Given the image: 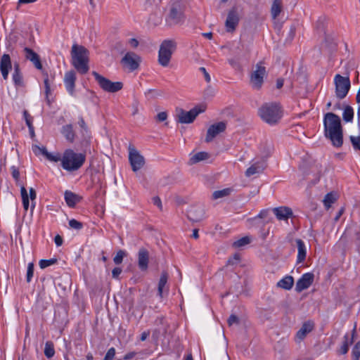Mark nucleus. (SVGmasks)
<instances>
[{"label":"nucleus","mask_w":360,"mask_h":360,"mask_svg":"<svg viewBox=\"0 0 360 360\" xmlns=\"http://www.w3.org/2000/svg\"><path fill=\"white\" fill-rule=\"evenodd\" d=\"M167 118V114L166 112H160L156 115V120L159 122L165 121Z\"/></svg>","instance_id":"obj_54"},{"label":"nucleus","mask_w":360,"mask_h":360,"mask_svg":"<svg viewBox=\"0 0 360 360\" xmlns=\"http://www.w3.org/2000/svg\"><path fill=\"white\" fill-rule=\"evenodd\" d=\"M33 274H34V264H33V263H30L27 266V276H26L27 283H30L31 281Z\"/></svg>","instance_id":"obj_44"},{"label":"nucleus","mask_w":360,"mask_h":360,"mask_svg":"<svg viewBox=\"0 0 360 360\" xmlns=\"http://www.w3.org/2000/svg\"><path fill=\"white\" fill-rule=\"evenodd\" d=\"M282 11V0H274L271 8V14L276 19Z\"/></svg>","instance_id":"obj_31"},{"label":"nucleus","mask_w":360,"mask_h":360,"mask_svg":"<svg viewBox=\"0 0 360 360\" xmlns=\"http://www.w3.org/2000/svg\"><path fill=\"white\" fill-rule=\"evenodd\" d=\"M295 31L296 26L295 25H291L286 34L285 44H290L292 42L295 35Z\"/></svg>","instance_id":"obj_38"},{"label":"nucleus","mask_w":360,"mask_h":360,"mask_svg":"<svg viewBox=\"0 0 360 360\" xmlns=\"http://www.w3.org/2000/svg\"><path fill=\"white\" fill-rule=\"evenodd\" d=\"M149 335H150L149 330L143 332L141 335L140 340L141 341H145L147 339V338L149 336Z\"/></svg>","instance_id":"obj_64"},{"label":"nucleus","mask_w":360,"mask_h":360,"mask_svg":"<svg viewBox=\"0 0 360 360\" xmlns=\"http://www.w3.org/2000/svg\"><path fill=\"white\" fill-rule=\"evenodd\" d=\"M85 160L84 153H75L72 149H67L62 155L61 167L68 172H75L82 167Z\"/></svg>","instance_id":"obj_3"},{"label":"nucleus","mask_w":360,"mask_h":360,"mask_svg":"<svg viewBox=\"0 0 360 360\" xmlns=\"http://www.w3.org/2000/svg\"><path fill=\"white\" fill-rule=\"evenodd\" d=\"M89 51L83 46L73 44L71 50L72 63L81 74L89 71Z\"/></svg>","instance_id":"obj_4"},{"label":"nucleus","mask_w":360,"mask_h":360,"mask_svg":"<svg viewBox=\"0 0 360 360\" xmlns=\"http://www.w3.org/2000/svg\"><path fill=\"white\" fill-rule=\"evenodd\" d=\"M154 205H157L160 210L162 209V202L158 196H155L152 199Z\"/></svg>","instance_id":"obj_55"},{"label":"nucleus","mask_w":360,"mask_h":360,"mask_svg":"<svg viewBox=\"0 0 360 360\" xmlns=\"http://www.w3.org/2000/svg\"><path fill=\"white\" fill-rule=\"evenodd\" d=\"M343 120L349 122L353 120L354 117V110L353 108L350 105H346L344 108L343 114H342Z\"/></svg>","instance_id":"obj_34"},{"label":"nucleus","mask_w":360,"mask_h":360,"mask_svg":"<svg viewBox=\"0 0 360 360\" xmlns=\"http://www.w3.org/2000/svg\"><path fill=\"white\" fill-rule=\"evenodd\" d=\"M160 1L161 0H146V4L153 10V7L157 8L160 5Z\"/></svg>","instance_id":"obj_50"},{"label":"nucleus","mask_w":360,"mask_h":360,"mask_svg":"<svg viewBox=\"0 0 360 360\" xmlns=\"http://www.w3.org/2000/svg\"><path fill=\"white\" fill-rule=\"evenodd\" d=\"M20 34L19 33H12L8 37V47L11 46L12 44H15L18 42V40Z\"/></svg>","instance_id":"obj_47"},{"label":"nucleus","mask_w":360,"mask_h":360,"mask_svg":"<svg viewBox=\"0 0 360 360\" xmlns=\"http://www.w3.org/2000/svg\"><path fill=\"white\" fill-rule=\"evenodd\" d=\"M356 334V327L354 328L352 333V337L349 338L348 334H346L344 336V342L342 343V345L340 347V352L342 354H345L347 353L349 350V347L353 344L354 342V338Z\"/></svg>","instance_id":"obj_25"},{"label":"nucleus","mask_w":360,"mask_h":360,"mask_svg":"<svg viewBox=\"0 0 360 360\" xmlns=\"http://www.w3.org/2000/svg\"><path fill=\"white\" fill-rule=\"evenodd\" d=\"M314 275L312 273H306L297 281L295 290L298 292L308 288L313 283Z\"/></svg>","instance_id":"obj_15"},{"label":"nucleus","mask_w":360,"mask_h":360,"mask_svg":"<svg viewBox=\"0 0 360 360\" xmlns=\"http://www.w3.org/2000/svg\"><path fill=\"white\" fill-rule=\"evenodd\" d=\"M294 284V278L291 276H286L277 283V287L285 290H290Z\"/></svg>","instance_id":"obj_29"},{"label":"nucleus","mask_w":360,"mask_h":360,"mask_svg":"<svg viewBox=\"0 0 360 360\" xmlns=\"http://www.w3.org/2000/svg\"><path fill=\"white\" fill-rule=\"evenodd\" d=\"M30 198L31 200L33 202L37 198V193L35 190L33 188H30Z\"/></svg>","instance_id":"obj_62"},{"label":"nucleus","mask_w":360,"mask_h":360,"mask_svg":"<svg viewBox=\"0 0 360 360\" xmlns=\"http://www.w3.org/2000/svg\"><path fill=\"white\" fill-rule=\"evenodd\" d=\"M323 124L325 136L331 141L333 146L341 147L343 133L340 117L333 112H327L324 116Z\"/></svg>","instance_id":"obj_1"},{"label":"nucleus","mask_w":360,"mask_h":360,"mask_svg":"<svg viewBox=\"0 0 360 360\" xmlns=\"http://www.w3.org/2000/svg\"><path fill=\"white\" fill-rule=\"evenodd\" d=\"M44 354L48 359L52 358L55 354L54 345L51 341H47L45 344Z\"/></svg>","instance_id":"obj_35"},{"label":"nucleus","mask_w":360,"mask_h":360,"mask_svg":"<svg viewBox=\"0 0 360 360\" xmlns=\"http://www.w3.org/2000/svg\"><path fill=\"white\" fill-rule=\"evenodd\" d=\"M240 260V255L238 253H236L233 257L229 258L227 261V265H233L236 264Z\"/></svg>","instance_id":"obj_49"},{"label":"nucleus","mask_w":360,"mask_h":360,"mask_svg":"<svg viewBox=\"0 0 360 360\" xmlns=\"http://www.w3.org/2000/svg\"><path fill=\"white\" fill-rule=\"evenodd\" d=\"M200 70L203 73L205 81L207 82H210L211 80V77L209 73L207 72L206 69L204 67H201L200 68Z\"/></svg>","instance_id":"obj_56"},{"label":"nucleus","mask_w":360,"mask_h":360,"mask_svg":"<svg viewBox=\"0 0 360 360\" xmlns=\"http://www.w3.org/2000/svg\"><path fill=\"white\" fill-rule=\"evenodd\" d=\"M272 211L276 215V218L280 221L288 220L293 215L291 208L285 206L275 207L272 210Z\"/></svg>","instance_id":"obj_19"},{"label":"nucleus","mask_w":360,"mask_h":360,"mask_svg":"<svg viewBox=\"0 0 360 360\" xmlns=\"http://www.w3.org/2000/svg\"><path fill=\"white\" fill-rule=\"evenodd\" d=\"M186 2L187 0H171L166 8L165 16L167 27H173L183 22Z\"/></svg>","instance_id":"obj_2"},{"label":"nucleus","mask_w":360,"mask_h":360,"mask_svg":"<svg viewBox=\"0 0 360 360\" xmlns=\"http://www.w3.org/2000/svg\"><path fill=\"white\" fill-rule=\"evenodd\" d=\"M351 143L356 150H360V136H350Z\"/></svg>","instance_id":"obj_45"},{"label":"nucleus","mask_w":360,"mask_h":360,"mask_svg":"<svg viewBox=\"0 0 360 360\" xmlns=\"http://www.w3.org/2000/svg\"><path fill=\"white\" fill-rule=\"evenodd\" d=\"M69 225L72 229H74L76 230H80L83 227L82 223H81L74 219L69 221Z\"/></svg>","instance_id":"obj_46"},{"label":"nucleus","mask_w":360,"mask_h":360,"mask_svg":"<svg viewBox=\"0 0 360 360\" xmlns=\"http://www.w3.org/2000/svg\"><path fill=\"white\" fill-rule=\"evenodd\" d=\"M266 75V68L262 65V62L257 63L250 76V84L252 88L255 90H259L263 85L264 78Z\"/></svg>","instance_id":"obj_8"},{"label":"nucleus","mask_w":360,"mask_h":360,"mask_svg":"<svg viewBox=\"0 0 360 360\" xmlns=\"http://www.w3.org/2000/svg\"><path fill=\"white\" fill-rule=\"evenodd\" d=\"M240 322L239 319L234 314H231L228 319V324L229 326L233 324H238Z\"/></svg>","instance_id":"obj_48"},{"label":"nucleus","mask_w":360,"mask_h":360,"mask_svg":"<svg viewBox=\"0 0 360 360\" xmlns=\"http://www.w3.org/2000/svg\"><path fill=\"white\" fill-rule=\"evenodd\" d=\"M266 312H267V311L266 309H259L260 317L265 318L266 319H269V317Z\"/></svg>","instance_id":"obj_63"},{"label":"nucleus","mask_w":360,"mask_h":360,"mask_svg":"<svg viewBox=\"0 0 360 360\" xmlns=\"http://www.w3.org/2000/svg\"><path fill=\"white\" fill-rule=\"evenodd\" d=\"M265 167L263 165L255 163L250 166L245 172L247 176H250L253 174L262 172L264 169Z\"/></svg>","instance_id":"obj_33"},{"label":"nucleus","mask_w":360,"mask_h":360,"mask_svg":"<svg viewBox=\"0 0 360 360\" xmlns=\"http://www.w3.org/2000/svg\"><path fill=\"white\" fill-rule=\"evenodd\" d=\"M335 200H336V198L334 196V195L331 193H329L325 195L323 202L325 207L327 209H328L330 207L331 205L335 202Z\"/></svg>","instance_id":"obj_39"},{"label":"nucleus","mask_w":360,"mask_h":360,"mask_svg":"<svg viewBox=\"0 0 360 360\" xmlns=\"http://www.w3.org/2000/svg\"><path fill=\"white\" fill-rule=\"evenodd\" d=\"M11 172H11L12 176L16 181H18L20 178V172H19L18 169L16 167L13 166V167H11Z\"/></svg>","instance_id":"obj_52"},{"label":"nucleus","mask_w":360,"mask_h":360,"mask_svg":"<svg viewBox=\"0 0 360 360\" xmlns=\"http://www.w3.org/2000/svg\"><path fill=\"white\" fill-rule=\"evenodd\" d=\"M58 259L56 258H52L50 259H41L39 262V266L41 269H45L51 265L55 264L57 263Z\"/></svg>","instance_id":"obj_40"},{"label":"nucleus","mask_w":360,"mask_h":360,"mask_svg":"<svg viewBox=\"0 0 360 360\" xmlns=\"http://www.w3.org/2000/svg\"><path fill=\"white\" fill-rule=\"evenodd\" d=\"M54 241L57 246H60L63 244V240L60 235H56L54 238Z\"/></svg>","instance_id":"obj_60"},{"label":"nucleus","mask_w":360,"mask_h":360,"mask_svg":"<svg viewBox=\"0 0 360 360\" xmlns=\"http://www.w3.org/2000/svg\"><path fill=\"white\" fill-rule=\"evenodd\" d=\"M349 67L350 62L347 63L345 67V71L343 73L345 76L337 74L334 77V84L335 86V96L339 99L345 98L351 87L349 79Z\"/></svg>","instance_id":"obj_5"},{"label":"nucleus","mask_w":360,"mask_h":360,"mask_svg":"<svg viewBox=\"0 0 360 360\" xmlns=\"http://www.w3.org/2000/svg\"><path fill=\"white\" fill-rule=\"evenodd\" d=\"M210 158V154L207 152H198L194 155H193L190 159L188 164L192 165L196 164L200 161L207 160Z\"/></svg>","instance_id":"obj_30"},{"label":"nucleus","mask_w":360,"mask_h":360,"mask_svg":"<svg viewBox=\"0 0 360 360\" xmlns=\"http://www.w3.org/2000/svg\"><path fill=\"white\" fill-rule=\"evenodd\" d=\"M24 51L25 53V58L27 60H30L37 69H42L40 57L36 52L28 47H25Z\"/></svg>","instance_id":"obj_21"},{"label":"nucleus","mask_w":360,"mask_h":360,"mask_svg":"<svg viewBox=\"0 0 360 360\" xmlns=\"http://www.w3.org/2000/svg\"><path fill=\"white\" fill-rule=\"evenodd\" d=\"M76 75L73 70L67 72L64 77V82L67 91L70 95L74 94L75 86Z\"/></svg>","instance_id":"obj_20"},{"label":"nucleus","mask_w":360,"mask_h":360,"mask_svg":"<svg viewBox=\"0 0 360 360\" xmlns=\"http://www.w3.org/2000/svg\"><path fill=\"white\" fill-rule=\"evenodd\" d=\"M129 161L134 172L141 169L145 165L143 156L131 145L129 146Z\"/></svg>","instance_id":"obj_11"},{"label":"nucleus","mask_w":360,"mask_h":360,"mask_svg":"<svg viewBox=\"0 0 360 360\" xmlns=\"http://www.w3.org/2000/svg\"><path fill=\"white\" fill-rule=\"evenodd\" d=\"M205 209L202 206H193L188 212L187 217L193 222H199L205 217Z\"/></svg>","instance_id":"obj_16"},{"label":"nucleus","mask_w":360,"mask_h":360,"mask_svg":"<svg viewBox=\"0 0 360 360\" xmlns=\"http://www.w3.org/2000/svg\"><path fill=\"white\" fill-rule=\"evenodd\" d=\"M32 151L37 155H42L45 157L49 153L45 147H39L37 145H34L32 146Z\"/></svg>","instance_id":"obj_42"},{"label":"nucleus","mask_w":360,"mask_h":360,"mask_svg":"<svg viewBox=\"0 0 360 360\" xmlns=\"http://www.w3.org/2000/svg\"><path fill=\"white\" fill-rule=\"evenodd\" d=\"M61 133L69 142L72 143L75 141V134L72 124L63 126L61 129Z\"/></svg>","instance_id":"obj_28"},{"label":"nucleus","mask_w":360,"mask_h":360,"mask_svg":"<svg viewBox=\"0 0 360 360\" xmlns=\"http://www.w3.org/2000/svg\"><path fill=\"white\" fill-rule=\"evenodd\" d=\"M122 273V269L120 267H115L112 271V277L115 278H118L120 274Z\"/></svg>","instance_id":"obj_58"},{"label":"nucleus","mask_w":360,"mask_h":360,"mask_svg":"<svg viewBox=\"0 0 360 360\" xmlns=\"http://www.w3.org/2000/svg\"><path fill=\"white\" fill-rule=\"evenodd\" d=\"M260 117L269 124H276L281 117L280 106L276 103H266L259 109Z\"/></svg>","instance_id":"obj_6"},{"label":"nucleus","mask_w":360,"mask_h":360,"mask_svg":"<svg viewBox=\"0 0 360 360\" xmlns=\"http://www.w3.org/2000/svg\"><path fill=\"white\" fill-rule=\"evenodd\" d=\"M46 158L51 161L57 162L58 161L61 162L62 156L60 157L58 154L56 155H53L51 153H48L46 155Z\"/></svg>","instance_id":"obj_51"},{"label":"nucleus","mask_w":360,"mask_h":360,"mask_svg":"<svg viewBox=\"0 0 360 360\" xmlns=\"http://www.w3.org/2000/svg\"><path fill=\"white\" fill-rule=\"evenodd\" d=\"M269 214V210H262L259 214L257 216V217L260 219H266L268 217Z\"/></svg>","instance_id":"obj_57"},{"label":"nucleus","mask_w":360,"mask_h":360,"mask_svg":"<svg viewBox=\"0 0 360 360\" xmlns=\"http://www.w3.org/2000/svg\"><path fill=\"white\" fill-rule=\"evenodd\" d=\"M176 49V42L173 39H166L161 43L158 53V62L162 66L167 67L169 65Z\"/></svg>","instance_id":"obj_7"},{"label":"nucleus","mask_w":360,"mask_h":360,"mask_svg":"<svg viewBox=\"0 0 360 360\" xmlns=\"http://www.w3.org/2000/svg\"><path fill=\"white\" fill-rule=\"evenodd\" d=\"M92 75L94 76L100 87L106 92L115 93L123 88V84L121 82H112L95 71L92 72Z\"/></svg>","instance_id":"obj_9"},{"label":"nucleus","mask_w":360,"mask_h":360,"mask_svg":"<svg viewBox=\"0 0 360 360\" xmlns=\"http://www.w3.org/2000/svg\"><path fill=\"white\" fill-rule=\"evenodd\" d=\"M226 129V122H219L212 124L207 129L205 142H211L217 135L224 132Z\"/></svg>","instance_id":"obj_14"},{"label":"nucleus","mask_w":360,"mask_h":360,"mask_svg":"<svg viewBox=\"0 0 360 360\" xmlns=\"http://www.w3.org/2000/svg\"><path fill=\"white\" fill-rule=\"evenodd\" d=\"M20 193H21L22 199L29 198V195L27 194V190L24 186H22L20 188Z\"/></svg>","instance_id":"obj_61"},{"label":"nucleus","mask_w":360,"mask_h":360,"mask_svg":"<svg viewBox=\"0 0 360 360\" xmlns=\"http://www.w3.org/2000/svg\"><path fill=\"white\" fill-rule=\"evenodd\" d=\"M239 7L234 6L229 11L225 25L228 32H232L236 30L239 22Z\"/></svg>","instance_id":"obj_13"},{"label":"nucleus","mask_w":360,"mask_h":360,"mask_svg":"<svg viewBox=\"0 0 360 360\" xmlns=\"http://www.w3.org/2000/svg\"><path fill=\"white\" fill-rule=\"evenodd\" d=\"M167 279L168 274L166 271L162 272L158 288V295L160 297H162L163 289L165 287V285L167 282Z\"/></svg>","instance_id":"obj_32"},{"label":"nucleus","mask_w":360,"mask_h":360,"mask_svg":"<svg viewBox=\"0 0 360 360\" xmlns=\"http://www.w3.org/2000/svg\"><path fill=\"white\" fill-rule=\"evenodd\" d=\"M64 195L65 202L70 207H74L81 200L80 196L70 191H66Z\"/></svg>","instance_id":"obj_26"},{"label":"nucleus","mask_w":360,"mask_h":360,"mask_svg":"<svg viewBox=\"0 0 360 360\" xmlns=\"http://www.w3.org/2000/svg\"><path fill=\"white\" fill-rule=\"evenodd\" d=\"M23 115H24V117H25V122H26V124H27L28 128H31V126L32 125V120H31L32 117H30V115H29V113L27 112V110L24 111Z\"/></svg>","instance_id":"obj_53"},{"label":"nucleus","mask_w":360,"mask_h":360,"mask_svg":"<svg viewBox=\"0 0 360 360\" xmlns=\"http://www.w3.org/2000/svg\"><path fill=\"white\" fill-rule=\"evenodd\" d=\"M13 80L14 84L17 87H22L24 86L23 77L22 75L20 72V65L18 63H15L14 64V71L13 73Z\"/></svg>","instance_id":"obj_24"},{"label":"nucleus","mask_w":360,"mask_h":360,"mask_svg":"<svg viewBox=\"0 0 360 360\" xmlns=\"http://www.w3.org/2000/svg\"><path fill=\"white\" fill-rule=\"evenodd\" d=\"M149 252L144 248L139 249L138 252V266L141 271H146L148 267Z\"/></svg>","instance_id":"obj_18"},{"label":"nucleus","mask_w":360,"mask_h":360,"mask_svg":"<svg viewBox=\"0 0 360 360\" xmlns=\"http://www.w3.org/2000/svg\"><path fill=\"white\" fill-rule=\"evenodd\" d=\"M353 360H359L360 358V340L354 346L352 352Z\"/></svg>","instance_id":"obj_41"},{"label":"nucleus","mask_w":360,"mask_h":360,"mask_svg":"<svg viewBox=\"0 0 360 360\" xmlns=\"http://www.w3.org/2000/svg\"><path fill=\"white\" fill-rule=\"evenodd\" d=\"M12 68L11 57L8 54L4 53L0 59V71L4 79H7L9 71Z\"/></svg>","instance_id":"obj_17"},{"label":"nucleus","mask_w":360,"mask_h":360,"mask_svg":"<svg viewBox=\"0 0 360 360\" xmlns=\"http://www.w3.org/2000/svg\"><path fill=\"white\" fill-rule=\"evenodd\" d=\"M251 242V238L249 236H244L233 243V247L235 248H240L246 245H248Z\"/></svg>","instance_id":"obj_36"},{"label":"nucleus","mask_w":360,"mask_h":360,"mask_svg":"<svg viewBox=\"0 0 360 360\" xmlns=\"http://www.w3.org/2000/svg\"><path fill=\"white\" fill-rule=\"evenodd\" d=\"M176 111V121L178 122L181 124H190L195 120L200 112L205 111V108L196 106L189 111H186L181 108L177 109Z\"/></svg>","instance_id":"obj_10"},{"label":"nucleus","mask_w":360,"mask_h":360,"mask_svg":"<svg viewBox=\"0 0 360 360\" xmlns=\"http://www.w3.org/2000/svg\"><path fill=\"white\" fill-rule=\"evenodd\" d=\"M78 124L80 126V127L82 128V133L84 136V139L82 142V144L84 147H87L89 145L90 136L87 134H88V127H87V125L86 124L83 117H79Z\"/></svg>","instance_id":"obj_27"},{"label":"nucleus","mask_w":360,"mask_h":360,"mask_svg":"<svg viewBox=\"0 0 360 360\" xmlns=\"http://www.w3.org/2000/svg\"><path fill=\"white\" fill-rule=\"evenodd\" d=\"M295 243L297 244V263L300 264L303 262L305 260L307 255V250L304 245V243L302 240L300 238L295 239Z\"/></svg>","instance_id":"obj_23"},{"label":"nucleus","mask_w":360,"mask_h":360,"mask_svg":"<svg viewBox=\"0 0 360 360\" xmlns=\"http://www.w3.org/2000/svg\"><path fill=\"white\" fill-rule=\"evenodd\" d=\"M314 328V323L310 321H307L303 323L301 328L297 332L295 335V342H300L307 335L310 333Z\"/></svg>","instance_id":"obj_22"},{"label":"nucleus","mask_w":360,"mask_h":360,"mask_svg":"<svg viewBox=\"0 0 360 360\" xmlns=\"http://www.w3.org/2000/svg\"><path fill=\"white\" fill-rule=\"evenodd\" d=\"M231 190L230 188H224L219 191H215L212 193V198L216 200L218 198H224L230 195Z\"/></svg>","instance_id":"obj_37"},{"label":"nucleus","mask_w":360,"mask_h":360,"mask_svg":"<svg viewBox=\"0 0 360 360\" xmlns=\"http://www.w3.org/2000/svg\"><path fill=\"white\" fill-rule=\"evenodd\" d=\"M125 256L124 251L120 250L115 257L113 258V261L115 264H120L122 262L123 258Z\"/></svg>","instance_id":"obj_43"},{"label":"nucleus","mask_w":360,"mask_h":360,"mask_svg":"<svg viewBox=\"0 0 360 360\" xmlns=\"http://www.w3.org/2000/svg\"><path fill=\"white\" fill-rule=\"evenodd\" d=\"M141 58L134 52H127L121 60V63L129 71H134L139 67Z\"/></svg>","instance_id":"obj_12"},{"label":"nucleus","mask_w":360,"mask_h":360,"mask_svg":"<svg viewBox=\"0 0 360 360\" xmlns=\"http://www.w3.org/2000/svg\"><path fill=\"white\" fill-rule=\"evenodd\" d=\"M128 44L132 47V48H136L139 43V41L135 39V38H132V39H130L129 41H128Z\"/></svg>","instance_id":"obj_59"}]
</instances>
